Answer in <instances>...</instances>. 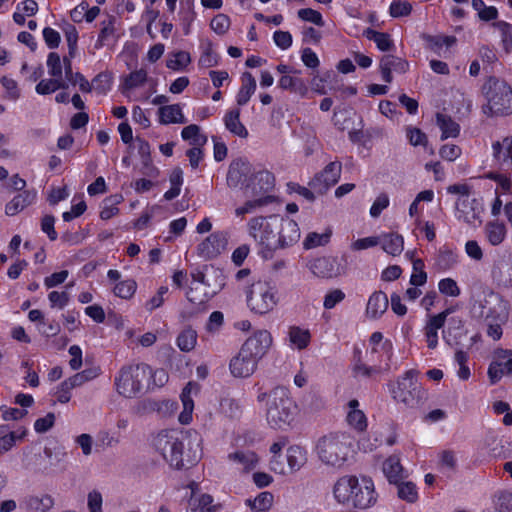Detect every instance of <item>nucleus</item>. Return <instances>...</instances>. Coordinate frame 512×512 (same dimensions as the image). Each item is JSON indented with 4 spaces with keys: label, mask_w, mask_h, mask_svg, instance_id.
Segmentation results:
<instances>
[{
    "label": "nucleus",
    "mask_w": 512,
    "mask_h": 512,
    "mask_svg": "<svg viewBox=\"0 0 512 512\" xmlns=\"http://www.w3.org/2000/svg\"><path fill=\"white\" fill-rule=\"evenodd\" d=\"M191 436L192 434L188 432L162 431L155 438L154 445L171 467L175 469L189 468L197 463L201 455V451L198 449L200 439L196 433H194V441L197 448L184 452L185 442L190 443Z\"/></svg>",
    "instance_id": "1"
},
{
    "label": "nucleus",
    "mask_w": 512,
    "mask_h": 512,
    "mask_svg": "<svg viewBox=\"0 0 512 512\" xmlns=\"http://www.w3.org/2000/svg\"><path fill=\"white\" fill-rule=\"evenodd\" d=\"M337 502L358 509H368L377 501L374 483L370 478L359 479L354 475L340 477L333 487Z\"/></svg>",
    "instance_id": "2"
},
{
    "label": "nucleus",
    "mask_w": 512,
    "mask_h": 512,
    "mask_svg": "<svg viewBox=\"0 0 512 512\" xmlns=\"http://www.w3.org/2000/svg\"><path fill=\"white\" fill-rule=\"evenodd\" d=\"M257 401L266 404V419L274 429L285 430L294 421L297 406L287 388L277 386L270 392H260Z\"/></svg>",
    "instance_id": "3"
},
{
    "label": "nucleus",
    "mask_w": 512,
    "mask_h": 512,
    "mask_svg": "<svg viewBox=\"0 0 512 512\" xmlns=\"http://www.w3.org/2000/svg\"><path fill=\"white\" fill-rule=\"evenodd\" d=\"M487 104L482 112L488 117L508 116L512 114V88L504 80L489 77L482 86Z\"/></svg>",
    "instance_id": "4"
},
{
    "label": "nucleus",
    "mask_w": 512,
    "mask_h": 512,
    "mask_svg": "<svg viewBox=\"0 0 512 512\" xmlns=\"http://www.w3.org/2000/svg\"><path fill=\"white\" fill-rule=\"evenodd\" d=\"M416 377L417 371L411 369L406 371L395 383L388 384L393 399L409 409L421 407L428 398L427 391Z\"/></svg>",
    "instance_id": "5"
},
{
    "label": "nucleus",
    "mask_w": 512,
    "mask_h": 512,
    "mask_svg": "<svg viewBox=\"0 0 512 512\" xmlns=\"http://www.w3.org/2000/svg\"><path fill=\"white\" fill-rule=\"evenodd\" d=\"M350 447L351 442L347 435L330 433L318 440L316 452L324 464L339 467L347 460Z\"/></svg>",
    "instance_id": "6"
},
{
    "label": "nucleus",
    "mask_w": 512,
    "mask_h": 512,
    "mask_svg": "<svg viewBox=\"0 0 512 512\" xmlns=\"http://www.w3.org/2000/svg\"><path fill=\"white\" fill-rule=\"evenodd\" d=\"M151 374V367L145 363L123 367L115 378L117 392L132 398L142 391Z\"/></svg>",
    "instance_id": "7"
},
{
    "label": "nucleus",
    "mask_w": 512,
    "mask_h": 512,
    "mask_svg": "<svg viewBox=\"0 0 512 512\" xmlns=\"http://www.w3.org/2000/svg\"><path fill=\"white\" fill-rule=\"evenodd\" d=\"M279 221L280 216L271 215L268 218L254 217L248 222L249 235L268 251L279 249Z\"/></svg>",
    "instance_id": "8"
},
{
    "label": "nucleus",
    "mask_w": 512,
    "mask_h": 512,
    "mask_svg": "<svg viewBox=\"0 0 512 512\" xmlns=\"http://www.w3.org/2000/svg\"><path fill=\"white\" fill-rule=\"evenodd\" d=\"M247 305L256 314H266L277 305L275 288L269 283L258 281L247 291Z\"/></svg>",
    "instance_id": "9"
},
{
    "label": "nucleus",
    "mask_w": 512,
    "mask_h": 512,
    "mask_svg": "<svg viewBox=\"0 0 512 512\" xmlns=\"http://www.w3.org/2000/svg\"><path fill=\"white\" fill-rule=\"evenodd\" d=\"M275 185L274 175L268 170L252 171L245 184V194L248 197L269 196Z\"/></svg>",
    "instance_id": "10"
},
{
    "label": "nucleus",
    "mask_w": 512,
    "mask_h": 512,
    "mask_svg": "<svg viewBox=\"0 0 512 512\" xmlns=\"http://www.w3.org/2000/svg\"><path fill=\"white\" fill-rule=\"evenodd\" d=\"M228 233L217 231L210 234L197 246V254L204 260H211L220 255L227 247Z\"/></svg>",
    "instance_id": "11"
},
{
    "label": "nucleus",
    "mask_w": 512,
    "mask_h": 512,
    "mask_svg": "<svg viewBox=\"0 0 512 512\" xmlns=\"http://www.w3.org/2000/svg\"><path fill=\"white\" fill-rule=\"evenodd\" d=\"M341 162H330L324 169L316 174L310 181L309 186L319 194H324L328 189L334 186L341 175Z\"/></svg>",
    "instance_id": "12"
},
{
    "label": "nucleus",
    "mask_w": 512,
    "mask_h": 512,
    "mask_svg": "<svg viewBox=\"0 0 512 512\" xmlns=\"http://www.w3.org/2000/svg\"><path fill=\"white\" fill-rule=\"evenodd\" d=\"M309 269L315 276L326 279L337 277L345 271L338 258L333 256H323L312 260Z\"/></svg>",
    "instance_id": "13"
},
{
    "label": "nucleus",
    "mask_w": 512,
    "mask_h": 512,
    "mask_svg": "<svg viewBox=\"0 0 512 512\" xmlns=\"http://www.w3.org/2000/svg\"><path fill=\"white\" fill-rule=\"evenodd\" d=\"M457 217L469 225L476 221L481 223L480 215L483 212V205L480 199L471 197H459L456 201Z\"/></svg>",
    "instance_id": "14"
},
{
    "label": "nucleus",
    "mask_w": 512,
    "mask_h": 512,
    "mask_svg": "<svg viewBox=\"0 0 512 512\" xmlns=\"http://www.w3.org/2000/svg\"><path fill=\"white\" fill-rule=\"evenodd\" d=\"M272 345V336L267 330H259L249 337L242 349L260 361Z\"/></svg>",
    "instance_id": "15"
},
{
    "label": "nucleus",
    "mask_w": 512,
    "mask_h": 512,
    "mask_svg": "<svg viewBox=\"0 0 512 512\" xmlns=\"http://www.w3.org/2000/svg\"><path fill=\"white\" fill-rule=\"evenodd\" d=\"M258 360L245 352L242 348L229 363L231 374L236 378H247L257 369Z\"/></svg>",
    "instance_id": "16"
},
{
    "label": "nucleus",
    "mask_w": 512,
    "mask_h": 512,
    "mask_svg": "<svg viewBox=\"0 0 512 512\" xmlns=\"http://www.w3.org/2000/svg\"><path fill=\"white\" fill-rule=\"evenodd\" d=\"M252 173L251 164L243 159L233 161L227 173V184L229 187L236 188L239 185L245 187L248 179Z\"/></svg>",
    "instance_id": "17"
},
{
    "label": "nucleus",
    "mask_w": 512,
    "mask_h": 512,
    "mask_svg": "<svg viewBox=\"0 0 512 512\" xmlns=\"http://www.w3.org/2000/svg\"><path fill=\"white\" fill-rule=\"evenodd\" d=\"M452 313V308H447L437 315L431 316L425 327L424 333L426 337L427 347L435 349L438 345V330L443 328L447 317Z\"/></svg>",
    "instance_id": "18"
},
{
    "label": "nucleus",
    "mask_w": 512,
    "mask_h": 512,
    "mask_svg": "<svg viewBox=\"0 0 512 512\" xmlns=\"http://www.w3.org/2000/svg\"><path fill=\"white\" fill-rule=\"evenodd\" d=\"M467 336V330L464 326V321L460 317H451L448 322V327L443 329L442 337L447 345L453 348H458L463 345V338Z\"/></svg>",
    "instance_id": "19"
},
{
    "label": "nucleus",
    "mask_w": 512,
    "mask_h": 512,
    "mask_svg": "<svg viewBox=\"0 0 512 512\" xmlns=\"http://www.w3.org/2000/svg\"><path fill=\"white\" fill-rule=\"evenodd\" d=\"M278 237L279 248H286L293 245L300 238L298 224L292 219L280 217Z\"/></svg>",
    "instance_id": "20"
},
{
    "label": "nucleus",
    "mask_w": 512,
    "mask_h": 512,
    "mask_svg": "<svg viewBox=\"0 0 512 512\" xmlns=\"http://www.w3.org/2000/svg\"><path fill=\"white\" fill-rule=\"evenodd\" d=\"M493 158L503 168L512 167V136L492 144Z\"/></svg>",
    "instance_id": "21"
},
{
    "label": "nucleus",
    "mask_w": 512,
    "mask_h": 512,
    "mask_svg": "<svg viewBox=\"0 0 512 512\" xmlns=\"http://www.w3.org/2000/svg\"><path fill=\"white\" fill-rule=\"evenodd\" d=\"M200 387L195 382H188L183 388L181 393V401L183 404V411L179 415V421L182 424H188L192 419V412L194 409V402L192 394H198Z\"/></svg>",
    "instance_id": "22"
},
{
    "label": "nucleus",
    "mask_w": 512,
    "mask_h": 512,
    "mask_svg": "<svg viewBox=\"0 0 512 512\" xmlns=\"http://www.w3.org/2000/svg\"><path fill=\"white\" fill-rule=\"evenodd\" d=\"M388 297L382 291L374 292L368 299L366 314L371 319H378L388 308Z\"/></svg>",
    "instance_id": "23"
},
{
    "label": "nucleus",
    "mask_w": 512,
    "mask_h": 512,
    "mask_svg": "<svg viewBox=\"0 0 512 512\" xmlns=\"http://www.w3.org/2000/svg\"><path fill=\"white\" fill-rule=\"evenodd\" d=\"M383 472L390 484L398 483L407 477L397 455H391L384 461Z\"/></svg>",
    "instance_id": "24"
},
{
    "label": "nucleus",
    "mask_w": 512,
    "mask_h": 512,
    "mask_svg": "<svg viewBox=\"0 0 512 512\" xmlns=\"http://www.w3.org/2000/svg\"><path fill=\"white\" fill-rule=\"evenodd\" d=\"M63 64H64V73H65V81L72 85H79V88L82 92L89 93L92 91V87L90 82L84 77L83 74L80 72H73L72 71V61H70V58L64 57L63 58Z\"/></svg>",
    "instance_id": "25"
},
{
    "label": "nucleus",
    "mask_w": 512,
    "mask_h": 512,
    "mask_svg": "<svg viewBox=\"0 0 512 512\" xmlns=\"http://www.w3.org/2000/svg\"><path fill=\"white\" fill-rule=\"evenodd\" d=\"M36 198V193L33 191H23L16 195L9 203L6 204L5 213L8 216H14L25 207L33 203Z\"/></svg>",
    "instance_id": "26"
},
{
    "label": "nucleus",
    "mask_w": 512,
    "mask_h": 512,
    "mask_svg": "<svg viewBox=\"0 0 512 512\" xmlns=\"http://www.w3.org/2000/svg\"><path fill=\"white\" fill-rule=\"evenodd\" d=\"M224 124L226 129L232 134L240 137L247 138L248 131L246 127L240 121V109H232L228 111L224 116Z\"/></svg>",
    "instance_id": "27"
},
{
    "label": "nucleus",
    "mask_w": 512,
    "mask_h": 512,
    "mask_svg": "<svg viewBox=\"0 0 512 512\" xmlns=\"http://www.w3.org/2000/svg\"><path fill=\"white\" fill-rule=\"evenodd\" d=\"M241 80L242 85L237 94L236 100L239 106H244L248 103L256 90V80L250 72H244Z\"/></svg>",
    "instance_id": "28"
},
{
    "label": "nucleus",
    "mask_w": 512,
    "mask_h": 512,
    "mask_svg": "<svg viewBox=\"0 0 512 512\" xmlns=\"http://www.w3.org/2000/svg\"><path fill=\"white\" fill-rule=\"evenodd\" d=\"M160 123H186V119L182 114L179 104L164 105L159 108Z\"/></svg>",
    "instance_id": "29"
},
{
    "label": "nucleus",
    "mask_w": 512,
    "mask_h": 512,
    "mask_svg": "<svg viewBox=\"0 0 512 512\" xmlns=\"http://www.w3.org/2000/svg\"><path fill=\"white\" fill-rule=\"evenodd\" d=\"M25 505L34 512H48L54 505V499L49 494L32 495L25 499Z\"/></svg>",
    "instance_id": "30"
},
{
    "label": "nucleus",
    "mask_w": 512,
    "mask_h": 512,
    "mask_svg": "<svg viewBox=\"0 0 512 512\" xmlns=\"http://www.w3.org/2000/svg\"><path fill=\"white\" fill-rule=\"evenodd\" d=\"M379 243H381L383 250L392 256L400 255L403 251L404 240L399 234H385L380 238Z\"/></svg>",
    "instance_id": "31"
},
{
    "label": "nucleus",
    "mask_w": 512,
    "mask_h": 512,
    "mask_svg": "<svg viewBox=\"0 0 512 512\" xmlns=\"http://www.w3.org/2000/svg\"><path fill=\"white\" fill-rule=\"evenodd\" d=\"M436 120L442 131L441 140H445L449 137H457L459 135L460 126L450 116L437 113Z\"/></svg>",
    "instance_id": "32"
},
{
    "label": "nucleus",
    "mask_w": 512,
    "mask_h": 512,
    "mask_svg": "<svg viewBox=\"0 0 512 512\" xmlns=\"http://www.w3.org/2000/svg\"><path fill=\"white\" fill-rule=\"evenodd\" d=\"M286 459L289 471H297L306 463V452L300 446H290L286 451Z\"/></svg>",
    "instance_id": "33"
},
{
    "label": "nucleus",
    "mask_w": 512,
    "mask_h": 512,
    "mask_svg": "<svg viewBox=\"0 0 512 512\" xmlns=\"http://www.w3.org/2000/svg\"><path fill=\"white\" fill-rule=\"evenodd\" d=\"M363 35L375 42L377 48L381 51H390L394 47V43L388 33L378 32L372 28H367L363 31Z\"/></svg>",
    "instance_id": "34"
},
{
    "label": "nucleus",
    "mask_w": 512,
    "mask_h": 512,
    "mask_svg": "<svg viewBox=\"0 0 512 512\" xmlns=\"http://www.w3.org/2000/svg\"><path fill=\"white\" fill-rule=\"evenodd\" d=\"M422 39L425 41L426 47L435 53H438L443 46L451 47L456 43L455 36L423 34Z\"/></svg>",
    "instance_id": "35"
},
{
    "label": "nucleus",
    "mask_w": 512,
    "mask_h": 512,
    "mask_svg": "<svg viewBox=\"0 0 512 512\" xmlns=\"http://www.w3.org/2000/svg\"><path fill=\"white\" fill-rule=\"evenodd\" d=\"M279 87L283 90H289L301 96H304L308 90L303 79L289 75H283L280 78Z\"/></svg>",
    "instance_id": "36"
},
{
    "label": "nucleus",
    "mask_w": 512,
    "mask_h": 512,
    "mask_svg": "<svg viewBox=\"0 0 512 512\" xmlns=\"http://www.w3.org/2000/svg\"><path fill=\"white\" fill-rule=\"evenodd\" d=\"M68 83L63 78L43 79L36 85V92L40 95H48L58 89H67Z\"/></svg>",
    "instance_id": "37"
},
{
    "label": "nucleus",
    "mask_w": 512,
    "mask_h": 512,
    "mask_svg": "<svg viewBox=\"0 0 512 512\" xmlns=\"http://www.w3.org/2000/svg\"><path fill=\"white\" fill-rule=\"evenodd\" d=\"M485 232L488 241L496 246L503 242L505 239L507 230L504 223L500 222H489L486 224Z\"/></svg>",
    "instance_id": "38"
},
{
    "label": "nucleus",
    "mask_w": 512,
    "mask_h": 512,
    "mask_svg": "<svg viewBox=\"0 0 512 512\" xmlns=\"http://www.w3.org/2000/svg\"><path fill=\"white\" fill-rule=\"evenodd\" d=\"M394 485L397 486V495L401 500L414 503L418 499L417 487L413 482L401 480Z\"/></svg>",
    "instance_id": "39"
},
{
    "label": "nucleus",
    "mask_w": 512,
    "mask_h": 512,
    "mask_svg": "<svg viewBox=\"0 0 512 512\" xmlns=\"http://www.w3.org/2000/svg\"><path fill=\"white\" fill-rule=\"evenodd\" d=\"M123 200L122 195H111L103 200V207L100 212L102 220H108L119 213L117 205Z\"/></svg>",
    "instance_id": "40"
},
{
    "label": "nucleus",
    "mask_w": 512,
    "mask_h": 512,
    "mask_svg": "<svg viewBox=\"0 0 512 512\" xmlns=\"http://www.w3.org/2000/svg\"><path fill=\"white\" fill-rule=\"evenodd\" d=\"M228 459L242 465L246 470L254 468L258 462L257 455L252 451H236L230 453Z\"/></svg>",
    "instance_id": "41"
},
{
    "label": "nucleus",
    "mask_w": 512,
    "mask_h": 512,
    "mask_svg": "<svg viewBox=\"0 0 512 512\" xmlns=\"http://www.w3.org/2000/svg\"><path fill=\"white\" fill-rule=\"evenodd\" d=\"M197 342V333L192 328L184 329L177 337L178 348L183 352H189L194 349Z\"/></svg>",
    "instance_id": "42"
},
{
    "label": "nucleus",
    "mask_w": 512,
    "mask_h": 512,
    "mask_svg": "<svg viewBox=\"0 0 512 512\" xmlns=\"http://www.w3.org/2000/svg\"><path fill=\"white\" fill-rule=\"evenodd\" d=\"M273 495L270 492H261L256 498L253 500L247 499L246 504L253 511L262 512L267 511L272 506Z\"/></svg>",
    "instance_id": "43"
},
{
    "label": "nucleus",
    "mask_w": 512,
    "mask_h": 512,
    "mask_svg": "<svg viewBox=\"0 0 512 512\" xmlns=\"http://www.w3.org/2000/svg\"><path fill=\"white\" fill-rule=\"evenodd\" d=\"M289 339L292 344L299 349H304L308 346L310 341V332L306 329H301L297 326H292L289 329Z\"/></svg>",
    "instance_id": "44"
},
{
    "label": "nucleus",
    "mask_w": 512,
    "mask_h": 512,
    "mask_svg": "<svg viewBox=\"0 0 512 512\" xmlns=\"http://www.w3.org/2000/svg\"><path fill=\"white\" fill-rule=\"evenodd\" d=\"M147 81V72L144 69H139L131 72L124 78L123 91L132 90L142 86Z\"/></svg>",
    "instance_id": "45"
},
{
    "label": "nucleus",
    "mask_w": 512,
    "mask_h": 512,
    "mask_svg": "<svg viewBox=\"0 0 512 512\" xmlns=\"http://www.w3.org/2000/svg\"><path fill=\"white\" fill-rule=\"evenodd\" d=\"M273 201L272 196L255 197L253 200H248L243 206L237 208L235 213L237 216H243L247 213H252L256 208L265 206Z\"/></svg>",
    "instance_id": "46"
},
{
    "label": "nucleus",
    "mask_w": 512,
    "mask_h": 512,
    "mask_svg": "<svg viewBox=\"0 0 512 512\" xmlns=\"http://www.w3.org/2000/svg\"><path fill=\"white\" fill-rule=\"evenodd\" d=\"M380 66H386L391 71L405 73L408 70V62L394 55H384L380 60Z\"/></svg>",
    "instance_id": "47"
},
{
    "label": "nucleus",
    "mask_w": 512,
    "mask_h": 512,
    "mask_svg": "<svg viewBox=\"0 0 512 512\" xmlns=\"http://www.w3.org/2000/svg\"><path fill=\"white\" fill-rule=\"evenodd\" d=\"M200 128L196 124H190L183 128L181 136L184 140H192L191 144L201 146L205 144L207 138L199 134Z\"/></svg>",
    "instance_id": "48"
},
{
    "label": "nucleus",
    "mask_w": 512,
    "mask_h": 512,
    "mask_svg": "<svg viewBox=\"0 0 512 512\" xmlns=\"http://www.w3.org/2000/svg\"><path fill=\"white\" fill-rule=\"evenodd\" d=\"M424 262L421 259L413 261V273L410 277V284L413 286H422L427 282V273L424 271Z\"/></svg>",
    "instance_id": "49"
},
{
    "label": "nucleus",
    "mask_w": 512,
    "mask_h": 512,
    "mask_svg": "<svg viewBox=\"0 0 512 512\" xmlns=\"http://www.w3.org/2000/svg\"><path fill=\"white\" fill-rule=\"evenodd\" d=\"M48 73L53 78H62L64 64L58 53L50 52L47 57Z\"/></svg>",
    "instance_id": "50"
},
{
    "label": "nucleus",
    "mask_w": 512,
    "mask_h": 512,
    "mask_svg": "<svg viewBox=\"0 0 512 512\" xmlns=\"http://www.w3.org/2000/svg\"><path fill=\"white\" fill-rule=\"evenodd\" d=\"M25 436V429L22 430L20 434L9 430L4 433L0 438V455L10 450L14 446L16 440H22Z\"/></svg>",
    "instance_id": "51"
},
{
    "label": "nucleus",
    "mask_w": 512,
    "mask_h": 512,
    "mask_svg": "<svg viewBox=\"0 0 512 512\" xmlns=\"http://www.w3.org/2000/svg\"><path fill=\"white\" fill-rule=\"evenodd\" d=\"M137 288V284L134 280L128 279L117 283L114 287V294L123 299L131 298Z\"/></svg>",
    "instance_id": "52"
},
{
    "label": "nucleus",
    "mask_w": 512,
    "mask_h": 512,
    "mask_svg": "<svg viewBox=\"0 0 512 512\" xmlns=\"http://www.w3.org/2000/svg\"><path fill=\"white\" fill-rule=\"evenodd\" d=\"M191 62L190 54L186 51H178L173 54V58L167 60L169 69L178 71L184 69Z\"/></svg>",
    "instance_id": "53"
},
{
    "label": "nucleus",
    "mask_w": 512,
    "mask_h": 512,
    "mask_svg": "<svg viewBox=\"0 0 512 512\" xmlns=\"http://www.w3.org/2000/svg\"><path fill=\"white\" fill-rule=\"evenodd\" d=\"M115 17L109 16L106 20L101 22V30L97 39L96 47H102L110 36L114 34Z\"/></svg>",
    "instance_id": "54"
},
{
    "label": "nucleus",
    "mask_w": 512,
    "mask_h": 512,
    "mask_svg": "<svg viewBox=\"0 0 512 512\" xmlns=\"http://www.w3.org/2000/svg\"><path fill=\"white\" fill-rule=\"evenodd\" d=\"M347 421L350 426L357 431H364L367 427V419L365 414L359 409L350 410L347 415Z\"/></svg>",
    "instance_id": "55"
},
{
    "label": "nucleus",
    "mask_w": 512,
    "mask_h": 512,
    "mask_svg": "<svg viewBox=\"0 0 512 512\" xmlns=\"http://www.w3.org/2000/svg\"><path fill=\"white\" fill-rule=\"evenodd\" d=\"M218 55L213 51L212 43L208 42L203 49L199 59V65L202 67H214L218 64Z\"/></svg>",
    "instance_id": "56"
},
{
    "label": "nucleus",
    "mask_w": 512,
    "mask_h": 512,
    "mask_svg": "<svg viewBox=\"0 0 512 512\" xmlns=\"http://www.w3.org/2000/svg\"><path fill=\"white\" fill-rule=\"evenodd\" d=\"M331 236V232H325L318 234L316 232L309 233L304 241V248L311 249L317 246H322L328 243Z\"/></svg>",
    "instance_id": "57"
},
{
    "label": "nucleus",
    "mask_w": 512,
    "mask_h": 512,
    "mask_svg": "<svg viewBox=\"0 0 512 512\" xmlns=\"http://www.w3.org/2000/svg\"><path fill=\"white\" fill-rule=\"evenodd\" d=\"M438 289L440 293L450 297H457L461 291L457 282L452 278H444L439 281Z\"/></svg>",
    "instance_id": "58"
},
{
    "label": "nucleus",
    "mask_w": 512,
    "mask_h": 512,
    "mask_svg": "<svg viewBox=\"0 0 512 512\" xmlns=\"http://www.w3.org/2000/svg\"><path fill=\"white\" fill-rule=\"evenodd\" d=\"M412 11V5L407 1L395 0L391 3L389 12L394 18L408 16Z\"/></svg>",
    "instance_id": "59"
},
{
    "label": "nucleus",
    "mask_w": 512,
    "mask_h": 512,
    "mask_svg": "<svg viewBox=\"0 0 512 512\" xmlns=\"http://www.w3.org/2000/svg\"><path fill=\"white\" fill-rule=\"evenodd\" d=\"M210 26L215 33L223 35L230 27V19L225 14H218L211 20Z\"/></svg>",
    "instance_id": "60"
},
{
    "label": "nucleus",
    "mask_w": 512,
    "mask_h": 512,
    "mask_svg": "<svg viewBox=\"0 0 512 512\" xmlns=\"http://www.w3.org/2000/svg\"><path fill=\"white\" fill-rule=\"evenodd\" d=\"M494 512H512V494L510 492H501L495 500Z\"/></svg>",
    "instance_id": "61"
},
{
    "label": "nucleus",
    "mask_w": 512,
    "mask_h": 512,
    "mask_svg": "<svg viewBox=\"0 0 512 512\" xmlns=\"http://www.w3.org/2000/svg\"><path fill=\"white\" fill-rule=\"evenodd\" d=\"M298 17L304 21L314 23L317 26L324 25L321 13L311 8L300 9L298 11Z\"/></svg>",
    "instance_id": "62"
},
{
    "label": "nucleus",
    "mask_w": 512,
    "mask_h": 512,
    "mask_svg": "<svg viewBox=\"0 0 512 512\" xmlns=\"http://www.w3.org/2000/svg\"><path fill=\"white\" fill-rule=\"evenodd\" d=\"M493 26L497 28L502 35V42L505 49L512 44V25L505 21H497L493 23Z\"/></svg>",
    "instance_id": "63"
},
{
    "label": "nucleus",
    "mask_w": 512,
    "mask_h": 512,
    "mask_svg": "<svg viewBox=\"0 0 512 512\" xmlns=\"http://www.w3.org/2000/svg\"><path fill=\"white\" fill-rule=\"evenodd\" d=\"M345 298V293L340 289L329 291L325 297L323 306L325 309H332Z\"/></svg>",
    "instance_id": "64"
}]
</instances>
